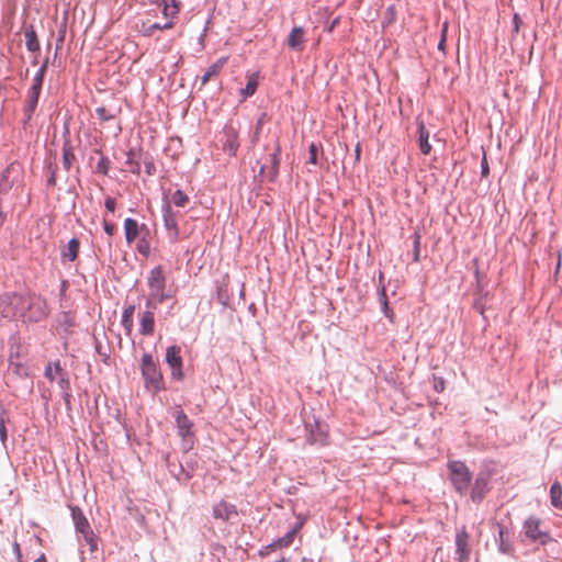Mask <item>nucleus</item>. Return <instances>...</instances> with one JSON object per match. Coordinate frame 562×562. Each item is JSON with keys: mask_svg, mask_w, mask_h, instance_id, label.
I'll list each match as a JSON object with an SVG mask.
<instances>
[{"mask_svg": "<svg viewBox=\"0 0 562 562\" xmlns=\"http://www.w3.org/2000/svg\"><path fill=\"white\" fill-rule=\"evenodd\" d=\"M25 46L27 50L35 53L40 49V43L33 27L26 29L24 32Z\"/></svg>", "mask_w": 562, "mask_h": 562, "instance_id": "26", "label": "nucleus"}, {"mask_svg": "<svg viewBox=\"0 0 562 562\" xmlns=\"http://www.w3.org/2000/svg\"><path fill=\"white\" fill-rule=\"evenodd\" d=\"M189 201V198L188 195L181 191V190H176L171 196V202L176 205V206H184Z\"/></svg>", "mask_w": 562, "mask_h": 562, "instance_id": "39", "label": "nucleus"}, {"mask_svg": "<svg viewBox=\"0 0 562 562\" xmlns=\"http://www.w3.org/2000/svg\"><path fill=\"white\" fill-rule=\"evenodd\" d=\"M22 168L20 164H10L0 176V195H5L20 183Z\"/></svg>", "mask_w": 562, "mask_h": 562, "instance_id": "7", "label": "nucleus"}, {"mask_svg": "<svg viewBox=\"0 0 562 562\" xmlns=\"http://www.w3.org/2000/svg\"><path fill=\"white\" fill-rule=\"evenodd\" d=\"M293 538H294V531L293 530L289 531L284 537L279 538L278 540L272 542L270 546H268L267 549L276 550V549L286 548L292 543Z\"/></svg>", "mask_w": 562, "mask_h": 562, "instance_id": "31", "label": "nucleus"}, {"mask_svg": "<svg viewBox=\"0 0 562 562\" xmlns=\"http://www.w3.org/2000/svg\"><path fill=\"white\" fill-rule=\"evenodd\" d=\"M231 295L228 294V291L226 289V284L224 286L220 285L217 288V300L221 304L226 305L228 304Z\"/></svg>", "mask_w": 562, "mask_h": 562, "instance_id": "43", "label": "nucleus"}, {"mask_svg": "<svg viewBox=\"0 0 562 562\" xmlns=\"http://www.w3.org/2000/svg\"><path fill=\"white\" fill-rule=\"evenodd\" d=\"M95 113H97L98 117L103 122L111 121L116 117L115 111L108 110L104 106L97 108Z\"/></svg>", "mask_w": 562, "mask_h": 562, "instance_id": "38", "label": "nucleus"}, {"mask_svg": "<svg viewBox=\"0 0 562 562\" xmlns=\"http://www.w3.org/2000/svg\"><path fill=\"white\" fill-rule=\"evenodd\" d=\"M310 153V162L315 165L317 162V147L314 143H312L308 147Z\"/></svg>", "mask_w": 562, "mask_h": 562, "instance_id": "45", "label": "nucleus"}, {"mask_svg": "<svg viewBox=\"0 0 562 562\" xmlns=\"http://www.w3.org/2000/svg\"><path fill=\"white\" fill-rule=\"evenodd\" d=\"M80 243L77 238H71L60 250L61 262H72L79 254Z\"/></svg>", "mask_w": 562, "mask_h": 562, "instance_id": "17", "label": "nucleus"}, {"mask_svg": "<svg viewBox=\"0 0 562 562\" xmlns=\"http://www.w3.org/2000/svg\"><path fill=\"white\" fill-rule=\"evenodd\" d=\"M258 82L255 76H250L248 79V82L246 85V88L241 90L243 94L245 97L252 95L257 89Z\"/></svg>", "mask_w": 562, "mask_h": 562, "instance_id": "42", "label": "nucleus"}, {"mask_svg": "<svg viewBox=\"0 0 562 562\" xmlns=\"http://www.w3.org/2000/svg\"><path fill=\"white\" fill-rule=\"evenodd\" d=\"M45 376L52 382L57 379V374L54 370V363H48V366L45 369Z\"/></svg>", "mask_w": 562, "mask_h": 562, "instance_id": "44", "label": "nucleus"}, {"mask_svg": "<svg viewBox=\"0 0 562 562\" xmlns=\"http://www.w3.org/2000/svg\"><path fill=\"white\" fill-rule=\"evenodd\" d=\"M54 370L57 374V383L63 391V397L66 402V404H69L70 402V394H69V380L66 376V373L63 371L59 361L54 362Z\"/></svg>", "mask_w": 562, "mask_h": 562, "instance_id": "19", "label": "nucleus"}, {"mask_svg": "<svg viewBox=\"0 0 562 562\" xmlns=\"http://www.w3.org/2000/svg\"><path fill=\"white\" fill-rule=\"evenodd\" d=\"M41 91H42L41 89H35V88H30V90H29L27 98L25 100V104L23 108V116H24L23 125L24 126L33 117V114H34L37 103H38Z\"/></svg>", "mask_w": 562, "mask_h": 562, "instance_id": "15", "label": "nucleus"}, {"mask_svg": "<svg viewBox=\"0 0 562 562\" xmlns=\"http://www.w3.org/2000/svg\"><path fill=\"white\" fill-rule=\"evenodd\" d=\"M382 299H383V311H384L385 315L391 318L392 314H389L390 308H389V304H387L386 294H385V290L384 289H382Z\"/></svg>", "mask_w": 562, "mask_h": 562, "instance_id": "51", "label": "nucleus"}, {"mask_svg": "<svg viewBox=\"0 0 562 562\" xmlns=\"http://www.w3.org/2000/svg\"><path fill=\"white\" fill-rule=\"evenodd\" d=\"M58 322L60 327H63L64 331L66 333H68L74 326V321L69 313H63Z\"/></svg>", "mask_w": 562, "mask_h": 562, "instance_id": "41", "label": "nucleus"}, {"mask_svg": "<svg viewBox=\"0 0 562 562\" xmlns=\"http://www.w3.org/2000/svg\"><path fill=\"white\" fill-rule=\"evenodd\" d=\"M210 78H211V68H210V69H207V70L204 72V75H203V77H202V82H203V83H205Z\"/></svg>", "mask_w": 562, "mask_h": 562, "instance_id": "56", "label": "nucleus"}, {"mask_svg": "<svg viewBox=\"0 0 562 562\" xmlns=\"http://www.w3.org/2000/svg\"><path fill=\"white\" fill-rule=\"evenodd\" d=\"M513 22H514V32L515 33H518L519 32V27H520V24H521V20H520V16L518 13H515L514 16H513Z\"/></svg>", "mask_w": 562, "mask_h": 562, "instance_id": "52", "label": "nucleus"}, {"mask_svg": "<svg viewBox=\"0 0 562 562\" xmlns=\"http://www.w3.org/2000/svg\"><path fill=\"white\" fill-rule=\"evenodd\" d=\"M525 536L533 541L544 544L549 540V533L541 529V520L536 517H529L524 524Z\"/></svg>", "mask_w": 562, "mask_h": 562, "instance_id": "9", "label": "nucleus"}, {"mask_svg": "<svg viewBox=\"0 0 562 562\" xmlns=\"http://www.w3.org/2000/svg\"><path fill=\"white\" fill-rule=\"evenodd\" d=\"M147 284L149 288V297L146 302V306H150V301L164 302L170 297V294L166 291V278L161 267H155L149 271L147 278Z\"/></svg>", "mask_w": 562, "mask_h": 562, "instance_id": "1", "label": "nucleus"}, {"mask_svg": "<svg viewBox=\"0 0 562 562\" xmlns=\"http://www.w3.org/2000/svg\"><path fill=\"white\" fill-rule=\"evenodd\" d=\"M46 302L38 296L23 294V322H40L47 316Z\"/></svg>", "mask_w": 562, "mask_h": 562, "instance_id": "2", "label": "nucleus"}, {"mask_svg": "<svg viewBox=\"0 0 562 562\" xmlns=\"http://www.w3.org/2000/svg\"><path fill=\"white\" fill-rule=\"evenodd\" d=\"M9 420L8 413L0 407V440L3 446H5L8 432H7V422Z\"/></svg>", "mask_w": 562, "mask_h": 562, "instance_id": "37", "label": "nucleus"}, {"mask_svg": "<svg viewBox=\"0 0 562 562\" xmlns=\"http://www.w3.org/2000/svg\"><path fill=\"white\" fill-rule=\"evenodd\" d=\"M293 538H294V531L293 530L289 531L284 537L279 538L278 540L272 542L270 546H268L267 549L276 550V549L286 548L292 543Z\"/></svg>", "mask_w": 562, "mask_h": 562, "instance_id": "29", "label": "nucleus"}, {"mask_svg": "<svg viewBox=\"0 0 562 562\" xmlns=\"http://www.w3.org/2000/svg\"><path fill=\"white\" fill-rule=\"evenodd\" d=\"M280 153L281 147L278 140H276L273 153L269 156L270 165H262L260 168V173H265L267 170V177L269 180L273 181L278 177L279 172V164H280Z\"/></svg>", "mask_w": 562, "mask_h": 562, "instance_id": "14", "label": "nucleus"}, {"mask_svg": "<svg viewBox=\"0 0 562 562\" xmlns=\"http://www.w3.org/2000/svg\"><path fill=\"white\" fill-rule=\"evenodd\" d=\"M98 171L102 172L103 175L108 173V160L105 158H102L98 165H97Z\"/></svg>", "mask_w": 562, "mask_h": 562, "instance_id": "50", "label": "nucleus"}, {"mask_svg": "<svg viewBox=\"0 0 562 562\" xmlns=\"http://www.w3.org/2000/svg\"><path fill=\"white\" fill-rule=\"evenodd\" d=\"M475 277H476L477 282H480V272H479V269H475Z\"/></svg>", "mask_w": 562, "mask_h": 562, "instance_id": "59", "label": "nucleus"}, {"mask_svg": "<svg viewBox=\"0 0 562 562\" xmlns=\"http://www.w3.org/2000/svg\"><path fill=\"white\" fill-rule=\"evenodd\" d=\"M396 18H397V10H396L395 5H393V4L389 5L383 13V18L381 21L382 27L386 29V27L391 26L396 21Z\"/></svg>", "mask_w": 562, "mask_h": 562, "instance_id": "27", "label": "nucleus"}, {"mask_svg": "<svg viewBox=\"0 0 562 562\" xmlns=\"http://www.w3.org/2000/svg\"><path fill=\"white\" fill-rule=\"evenodd\" d=\"M418 145L422 154L429 155L431 151V145L429 144V131L426 128L423 122L418 124Z\"/></svg>", "mask_w": 562, "mask_h": 562, "instance_id": "23", "label": "nucleus"}, {"mask_svg": "<svg viewBox=\"0 0 562 562\" xmlns=\"http://www.w3.org/2000/svg\"><path fill=\"white\" fill-rule=\"evenodd\" d=\"M155 328L154 313L147 310L143 313L139 323V333L145 336L153 335Z\"/></svg>", "mask_w": 562, "mask_h": 562, "instance_id": "22", "label": "nucleus"}, {"mask_svg": "<svg viewBox=\"0 0 562 562\" xmlns=\"http://www.w3.org/2000/svg\"><path fill=\"white\" fill-rule=\"evenodd\" d=\"M470 535L465 527H461L456 533V552L458 554L459 562H469L471 549H470Z\"/></svg>", "mask_w": 562, "mask_h": 562, "instance_id": "11", "label": "nucleus"}, {"mask_svg": "<svg viewBox=\"0 0 562 562\" xmlns=\"http://www.w3.org/2000/svg\"><path fill=\"white\" fill-rule=\"evenodd\" d=\"M23 310V294L4 293L0 295V315L4 318H21Z\"/></svg>", "mask_w": 562, "mask_h": 562, "instance_id": "6", "label": "nucleus"}, {"mask_svg": "<svg viewBox=\"0 0 562 562\" xmlns=\"http://www.w3.org/2000/svg\"><path fill=\"white\" fill-rule=\"evenodd\" d=\"M162 220L169 237L177 239L179 235L177 213L171 210L170 202L162 205Z\"/></svg>", "mask_w": 562, "mask_h": 562, "instance_id": "12", "label": "nucleus"}, {"mask_svg": "<svg viewBox=\"0 0 562 562\" xmlns=\"http://www.w3.org/2000/svg\"><path fill=\"white\" fill-rule=\"evenodd\" d=\"M69 508L76 531L82 536L86 543L89 546L90 551L97 550L98 543L94 533L90 528V524L87 520L83 512L78 506L70 505Z\"/></svg>", "mask_w": 562, "mask_h": 562, "instance_id": "4", "label": "nucleus"}, {"mask_svg": "<svg viewBox=\"0 0 562 562\" xmlns=\"http://www.w3.org/2000/svg\"><path fill=\"white\" fill-rule=\"evenodd\" d=\"M172 416L175 417L176 419V424H177V429H178V434L179 436L182 438L183 440V448L184 449H189L191 448V445H192V440H191V436H192V431H191V428H192V424L191 422L189 420V418L187 417V415L183 413L182 409L180 408H176L172 413Z\"/></svg>", "mask_w": 562, "mask_h": 562, "instance_id": "8", "label": "nucleus"}, {"mask_svg": "<svg viewBox=\"0 0 562 562\" xmlns=\"http://www.w3.org/2000/svg\"><path fill=\"white\" fill-rule=\"evenodd\" d=\"M162 2V14L168 18L172 19L177 15L179 12V4L176 2V0H161Z\"/></svg>", "mask_w": 562, "mask_h": 562, "instance_id": "28", "label": "nucleus"}, {"mask_svg": "<svg viewBox=\"0 0 562 562\" xmlns=\"http://www.w3.org/2000/svg\"><path fill=\"white\" fill-rule=\"evenodd\" d=\"M146 229V227L143 225L139 227L136 220L127 217L124 221V232H125V239L128 244H132L136 240V238L143 234Z\"/></svg>", "mask_w": 562, "mask_h": 562, "instance_id": "16", "label": "nucleus"}, {"mask_svg": "<svg viewBox=\"0 0 562 562\" xmlns=\"http://www.w3.org/2000/svg\"><path fill=\"white\" fill-rule=\"evenodd\" d=\"M115 205L116 203L113 198L109 196L105 199L104 206L109 212L113 213L115 211Z\"/></svg>", "mask_w": 562, "mask_h": 562, "instance_id": "49", "label": "nucleus"}, {"mask_svg": "<svg viewBox=\"0 0 562 562\" xmlns=\"http://www.w3.org/2000/svg\"><path fill=\"white\" fill-rule=\"evenodd\" d=\"M140 369L147 389L155 392L162 389V375L149 353L143 355Z\"/></svg>", "mask_w": 562, "mask_h": 562, "instance_id": "5", "label": "nucleus"}, {"mask_svg": "<svg viewBox=\"0 0 562 562\" xmlns=\"http://www.w3.org/2000/svg\"><path fill=\"white\" fill-rule=\"evenodd\" d=\"M448 469L450 471V481L456 491L461 495L465 494L472 480V473L468 467L461 461H450Z\"/></svg>", "mask_w": 562, "mask_h": 562, "instance_id": "3", "label": "nucleus"}, {"mask_svg": "<svg viewBox=\"0 0 562 562\" xmlns=\"http://www.w3.org/2000/svg\"><path fill=\"white\" fill-rule=\"evenodd\" d=\"M504 528L502 526L498 527V537H499V551L509 554L513 551V547L507 543L504 539Z\"/></svg>", "mask_w": 562, "mask_h": 562, "instance_id": "40", "label": "nucleus"}, {"mask_svg": "<svg viewBox=\"0 0 562 562\" xmlns=\"http://www.w3.org/2000/svg\"><path fill=\"white\" fill-rule=\"evenodd\" d=\"M49 169H50V175H49V177L47 179V183L49 186H55V183H56V170L53 169L52 167H49Z\"/></svg>", "mask_w": 562, "mask_h": 562, "instance_id": "53", "label": "nucleus"}, {"mask_svg": "<svg viewBox=\"0 0 562 562\" xmlns=\"http://www.w3.org/2000/svg\"><path fill=\"white\" fill-rule=\"evenodd\" d=\"M237 510L234 505H231L226 502L218 503L213 509V516L215 518H221L223 520H232L237 517Z\"/></svg>", "mask_w": 562, "mask_h": 562, "instance_id": "18", "label": "nucleus"}, {"mask_svg": "<svg viewBox=\"0 0 562 562\" xmlns=\"http://www.w3.org/2000/svg\"><path fill=\"white\" fill-rule=\"evenodd\" d=\"M172 27V22L170 20L166 21L164 24L160 23H142V26L139 29V32L144 36H151L154 33L158 30H167Z\"/></svg>", "mask_w": 562, "mask_h": 562, "instance_id": "24", "label": "nucleus"}, {"mask_svg": "<svg viewBox=\"0 0 562 562\" xmlns=\"http://www.w3.org/2000/svg\"><path fill=\"white\" fill-rule=\"evenodd\" d=\"M551 505L558 509H562V486L559 482H554L550 488Z\"/></svg>", "mask_w": 562, "mask_h": 562, "instance_id": "25", "label": "nucleus"}, {"mask_svg": "<svg viewBox=\"0 0 562 562\" xmlns=\"http://www.w3.org/2000/svg\"><path fill=\"white\" fill-rule=\"evenodd\" d=\"M103 229L109 235L112 236L116 232V226L112 223H109L106 221L103 222Z\"/></svg>", "mask_w": 562, "mask_h": 562, "instance_id": "48", "label": "nucleus"}, {"mask_svg": "<svg viewBox=\"0 0 562 562\" xmlns=\"http://www.w3.org/2000/svg\"><path fill=\"white\" fill-rule=\"evenodd\" d=\"M75 160V154L69 144H64L63 147V166L66 171H69Z\"/></svg>", "mask_w": 562, "mask_h": 562, "instance_id": "34", "label": "nucleus"}, {"mask_svg": "<svg viewBox=\"0 0 562 562\" xmlns=\"http://www.w3.org/2000/svg\"><path fill=\"white\" fill-rule=\"evenodd\" d=\"M560 260L558 261V265H557V271L560 269Z\"/></svg>", "mask_w": 562, "mask_h": 562, "instance_id": "61", "label": "nucleus"}, {"mask_svg": "<svg viewBox=\"0 0 562 562\" xmlns=\"http://www.w3.org/2000/svg\"><path fill=\"white\" fill-rule=\"evenodd\" d=\"M447 23L443 24L442 31H441V40L438 44V49L441 52H445L446 48V33H447Z\"/></svg>", "mask_w": 562, "mask_h": 562, "instance_id": "47", "label": "nucleus"}, {"mask_svg": "<svg viewBox=\"0 0 562 562\" xmlns=\"http://www.w3.org/2000/svg\"><path fill=\"white\" fill-rule=\"evenodd\" d=\"M181 349L178 346H170L166 350V362L171 370V376L176 380L183 378Z\"/></svg>", "mask_w": 562, "mask_h": 562, "instance_id": "10", "label": "nucleus"}, {"mask_svg": "<svg viewBox=\"0 0 562 562\" xmlns=\"http://www.w3.org/2000/svg\"><path fill=\"white\" fill-rule=\"evenodd\" d=\"M34 562H46L45 555L42 554L40 558H37Z\"/></svg>", "mask_w": 562, "mask_h": 562, "instance_id": "57", "label": "nucleus"}, {"mask_svg": "<svg viewBox=\"0 0 562 562\" xmlns=\"http://www.w3.org/2000/svg\"><path fill=\"white\" fill-rule=\"evenodd\" d=\"M149 235V232L148 229L145 231L142 236L139 237V239L137 240V250L140 255L145 256V257H148L150 255V244L147 239V236Z\"/></svg>", "mask_w": 562, "mask_h": 562, "instance_id": "32", "label": "nucleus"}, {"mask_svg": "<svg viewBox=\"0 0 562 562\" xmlns=\"http://www.w3.org/2000/svg\"><path fill=\"white\" fill-rule=\"evenodd\" d=\"M133 314H134V306L130 305L126 307L122 313L121 324L126 329L127 333H131L133 328Z\"/></svg>", "mask_w": 562, "mask_h": 562, "instance_id": "33", "label": "nucleus"}, {"mask_svg": "<svg viewBox=\"0 0 562 562\" xmlns=\"http://www.w3.org/2000/svg\"><path fill=\"white\" fill-rule=\"evenodd\" d=\"M46 69H47V60L44 61V64L40 67V69L34 75L33 83H32L31 88H35V89H41L42 90V86H43V81H44Z\"/></svg>", "mask_w": 562, "mask_h": 562, "instance_id": "35", "label": "nucleus"}, {"mask_svg": "<svg viewBox=\"0 0 562 562\" xmlns=\"http://www.w3.org/2000/svg\"><path fill=\"white\" fill-rule=\"evenodd\" d=\"M125 164L128 166V170L133 173H139L140 172V165L137 160V155L130 150L126 156Z\"/></svg>", "mask_w": 562, "mask_h": 562, "instance_id": "36", "label": "nucleus"}, {"mask_svg": "<svg viewBox=\"0 0 562 562\" xmlns=\"http://www.w3.org/2000/svg\"><path fill=\"white\" fill-rule=\"evenodd\" d=\"M145 168H146V172H147L148 175H153V173H154V171H155V166H154V164H153V162H150V161L145 164Z\"/></svg>", "mask_w": 562, "mask_h": 562, "instance_id": "55", "label": "nucleus"}, {"mask_svg": "<svg viewBox=\"0 0 562 562\" xmlns=\"http://www.w3.org/2000/svg\"><path fill=\"white\" fill-rule=\"evenodd\" d=\"M222 148L229 156H234L239 147L238 132L233 126H226L223 131V138H221Z\"/></svg>", "mask_w": 562, "mask_h": 562, "instance_id": "13", "label": "nucleus"}, {"mask_svg": "<svg viewBox=\"0 0 562 562\" xmlns=\"http://www.w3.org/2000/svg\"><path fill=\"white\" fill-rule=\"evenodd\" d=\"M288 46L297 52L304 49V30L301 26L292 29L288 36Z\"/></svg>", "mask_w": 562, "mask_h": 562, "instance_id": "21", "label": "nucleus"}, {"mask_svg": "<svg viewBox=\"0 0 562 562\" xmlns=\"http://www.w3.org/2000/svg\"><path fill=\"white\" fill-rule=\"evenodd\" d=\"M13 552H14L16 559L19 560V562H21V551H20V546L18 542L13 543Z\"/></svg>", "mask_w": 562, "mask_h": 562, "instance_id": "54", "label": "nucleus"}, {"mask_svg": "<svg viewBox=\"0 0 562 562\" xmlns=\"http://www.w3.org/2000/svg\"><path fill=\"white\" fill-rule=\"evenodd\" d=\"M418 239H419V237L417 236V238H416V243H415V244H416V246L419 244V240H418Z\"/></svg>", "mask_w": 562, "mask_h": 562, "instance_id": "63", "label": "nucleus"}, {"mask_svg": "<svg viewBox=\"0 0 562 562\" xmlns=\"http://www.w3.org/2000/svg\"><path fill=\"white\" fill-rule=\"evenodd\" d=\"M293 538H294V531L293 530L289 531L284 537L279 538L278 540L272 542L270 546H268L267 549L276 550V549L286 548L292 543Z\"/></svg>", "mask_w": 562, "mask_h": 562, "instance_id": "30", "label": "nucleus"}, {"mask_svg": "<svg viewBox=\"0 0 562 562\" xmlns=\"http://www.w3.org/2000/svg\"><path fill=\"white\" fill-rule=\"evenodd\" d=\"M490 173V167L486 159V155H483L482 161H481V175L482 177H487Z\"/></svg>", "mask_w": 562, "mask_h": 562, "instance_id": "46", "label": "nucleus"}, {"mask_svg": "<svg viewBox=\"0 0 562 562\" xmlns=\"http://www.w3.org/2000/svg\"><path fill=\"white\" fill-rule=\"evenodd\" d=\"M488 491V482L484 476H477L471 491V499L474 503L481 502Z\"/></svg>", "mask_w": 562, "mask_h": 562, "instance_id": "20", "label": "nucleus"}, {"mask_svg": "<svg viewBox=\"0 0 562 562\" xmlns=\"http://www.w3.org/2000/svg\"><path fill=\"white\" fill-rule=\"evenodd\" d=\"M418 260V252L415 254V261Z\"/></svg>", "mask_w": 562, "mask_h": 562, "instance_id": "62", "label": "nucleus"}, {"mask_svg": "<svg viewBox=\"0 0 562 562\" xmlns=\"http://www.w3.org/2000/svg\"><path fill=\"white\" fill-rule=\"evenodd\" d=\"M301 562H313V560H312V559H310V558H303V559L301 560Z\"/></svg>", "mask_w": 562, "mask_h": 562, "instance_id": "60", "label": "nucleus"}, {"mask_svg": "<svg viewBox=\"0 0 562 562\" xmlns=\"http://www.w3.org/2000/svg\"><path fill=\"white\" fill-rule=\"evenodd\" d=\"M355 155H357V158H359V155H360V148H359V146H357V147H356Z\"/></svg>", "mask_w": 562, "mask_h": 562, "instance_id": "58", "label": "nucleus"}]
</instances>
